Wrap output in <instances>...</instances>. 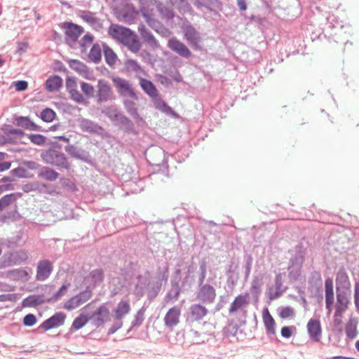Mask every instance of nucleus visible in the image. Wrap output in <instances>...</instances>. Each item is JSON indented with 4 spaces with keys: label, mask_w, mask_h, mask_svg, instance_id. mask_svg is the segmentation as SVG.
Returning <instances> with one entry per match:
<instances>
[{
    "label": "nucleus",
    "mask_w": 359,
    "mask_h": 359,
    "mask_svg": "<svg viewBox=\"0 0 359 359\" xmlns=\"http://www.w3.org/2000/svg\"><path fill=\"white\" fill-rule=\"evenodd\" d=\"M139 12L146 22L156 32H158L161 28L160 22L154 18L156 11H158L162 18L172 19L174 17L172 9L163 5L158 0H138Z\"/></svg>",
    "instance_id": "1"
},
{
    "label": "nucleus",
    "mask_w": 359,
    "mask_h": 359,
    "mask_svg": "<svg viewBox=\"0 0 359 359\" xmlns=\"http://www.w3.org/2000/svg\"><path fill=\"white\" fill-rule=\"evenodd\" d=\"M28 259L27 252L25 250H15L6 252L0 260V268L4 269L18 265Z\"/></svg>",
    "instance_id": "2"
},
{
    "label": "nucleus",
    "mask_w": 359,
    "mask_h": 359,
    "mask_svg": "<svg viewBox=\"0 0 359 359\" xmlns=\"http://www.w3.org/2000/svg\"><path fill=\"white\" fill-rule=\"evenodd\" d=\"M41 157L46 163L66 169L69 168V164L65 154L56 150L46 151L41 154Z\"/></svg>",
    "instance_id": "3"
},
{
    "label": "nucleus",
    "mask_w": 359,
    "mask_h": 359,
    "mask_svg": "<svg viewBox=\"0 0 359 359\" xmlns=\"http://www.w3.org/2000/svg\"><path fill=\"white\" fill-rule=\"evenodd\" d=\"M351 295L350 290H340L337 288V302L335 304L334 316L341 317L344 313L347 310L349 304Z\"/></svg>",
    "instance_id": "4"
},
{
    "label": "nucleus",
    "mask_w": 359,
    "mask_h": 359,
    "mask_svg": "<svg viewBox=\"0 0 359 359\" xmlns=\"http://www.w3.org/2000/svg\"><path fill=\"white\" fill-rule=\"evenodd\" d=\"M91 291L90 290H85L65 301L63 304V308L67 311L75 310L88 302L91 298Z\"/></svg>",
    "instance_id": "5"
},
{
    "label": "nucleus",
    "mask_w": 359,
    "mask_h": 359,
    "mask_svg": "<svg viewBox=\"0 0 359 359\" xmlns=\"http://www.w3.org/2000/svg\"><path fill=\"white\" fill-rule=\"evenodd\" d=\"M117 18L122 22L133 24L135 22L139 11L130 4H127L116 11Z\"/></svg>",
    "instance_id": "6"
},
{
    "label": "nucleus",
    "mask_w": 359,
    "mask_h": 359,
    "mask_svg": "<svg viewBox=\"0 0 359 359\" xmlns=\"http://www.w3.org/2000/svg\"><path fill=\"white\" fill-rule=\"evenodd\" d=\"M112 81L120 95L137 100V95L128 81L116 76L112 78Z\"/></svg>",
    "instance_id": "7"
},
{
    "label": "nucleus",
    "mask_w": 359,
    "mask_h": 359,
    "mask_svg": "<svg viewBox=\"0 0 359 359\" xmlns=\"http://www.w3.org/2000/svg\"><path fill=\"white\" fill-rule=\"evenodd\" d=\"M96 96L98 102H105L114 98L111 87L107 81L104 79L98 81Z\"/></svg>",
    "instance_id": "8"
},
{
    "label": "nucleus",
    "mask_w": 359,
    "mask_h": 359,
    "mask_svg": "<svg viewBox=\"0 0 359 359\" xmlns=\"http://www.w3.org/2000/svg\"><path fill=\"white\" fill-rule=\"evenodd\" d=\"M183 33L185 39L192 48L196 50L201 49V38L199 32H198L194 27L191 25L185 26L183 28Z\"/></svg>",
    "instance_id": "9"
},
{
    "label": "nucleus",
    "mask_w": 359,
    "mask_h": 359,
    "mask_svg": "<svg viewBox=\"0 0 359 359\" xmlns=\"http://www.w3.org/2000/svg\"><path fill=\"white\" fill-rule=\"evenodd\" d=\"M215 289L209 284L202 285L196 294L197 299L206 304H212L215 301Z\"/></svg>",
    "instance_id": "10"
},
{
    "label": "nucleus",
    "mask_w": 359,
    "mask_h": 359,
    "mask_svg": "<svg viewBox=\"0 0 359 359\" xmlns=\"http://www.w3.org/2000/svg\"><path fill=\"white\" fill-rule=\"evenodd\" d=\"M89 318L94 326L100 327L109 320V310L105 305H102Z\"/></svg>",
    "instance_id": "11"
},
{
    "label": "nucleus",
    "mask_w": 359,
    "mask_h": 359,
    "mask_svg": "<svg viewBox=\"0 0 359 359\" xmlns=\"http://www.w3.org/2000/svg\"><path fill=\"white\" fill-rule=\"evenodd\" d=\"M249 304V294H240L237 296L231 304L229 312L230 314H235L243 312Z\"/></svg>",
    "instance_id": "12"
},
{
    "label": "nucleus",
    "mask_w": 359,
    "mask_h": 359,
    "mask_svg": "<svg viewBox=\"0 0 359 359\" xmlns=\"http://www.w3.org/2000/svg\"><path fill=\"white\" fill-rule=\"evenodd\" d=\"M181 315V307L175 306L170 308L166 313L164 317L165 325L172 330L180 323V318Z\"/></svg>",
    "instance_id": "13"
},
{
    "label": "nucleus",
    "mask_w": 359,
    "mask_h": 359,
    "mask_svg": "<svg viewBox=\"0 0 359 359\" xmlns=\"http://www.w3.org/2000/svg\"><path fill=\"white\" fill-rule=\"evenodd\" d=\"M79 16L96 31H100L103 27L102 21L90 11H81L79 12Z\"/></svg>",
    "instance_id": "14"
},
{
    "label": "nucleus",
    "mask_w": 359,
    "mask_h": 359,
    "mask_svg": "<svg viewBox=\"0 0 359 359\" xmlns=\"http://www.w3.org/2000/svg\"><path fill=\"white\" fill-rule=\"evenodd\" d=\"M66 319V315L62 312H57L53 316L46 320L41 325V327L44 330H48L62 325Z\"/></svg>",
    "instance_id": "15"
},
{
    "label": "nucleus",
    "mask_w": 359,
    "mask_h": 359,
    "mask_svg": "<svg viewBox=\"0 0 359 359\" xmlns=\"http://www.w3.org/2000/svg\"><path fill=\"white\" fill-rule=\"evenodd\" d=\"M66 40L69 43H74L83 33V28L74 23L67 22L64 24Z\"/></svg>",
    "instance_id": "16"
},
{
    "label": "nucleus",
    "mask_w": 359,
    "mask_h": 359,
    "mask_svg": "<svg viewBox=\"0 0 359 359\" xmlns=\"http://www.w3.org/2000/svg\"><path fill=\"white\" fill-rule=\"evenodd\" d=\"M131 306L129 300L122 299L112 309V317L115 320H121L130 311Z\"/></svg>",
    "instance_id": "17"
},
{
    "label": "nucleus",
    "mask_w": 359,
    "mask_h": 359,
    "mask_svg": "<svg viewBox=\"0 0 359 359\" xmlns=\"http://www.w3.org/2000/svg\"><path fill=\"white\" fill-rule=\"evenodd\" d=\"M53 271V266L48 260H41L38 262L36 268V279L39 281L46 280Z\"/></svg>",
    "instance_id": "18"
},
{
    "label": "nucleus",
    "mask_w": 359,
    "mask_h": 359,
    "mask_svg": "<svg viewBox=\"0 0 359 359\" xmlns=\"http://www.w3.org/2000/svg\"><path fill=\"white\" fill-rule=\"evenodd\" d=\"M132 31L128 28L117 25H112L109 28V34L116 41L123 43L126 39L130 34Z\"/></svg>",
    "instance_id": "19"
},
{
    "label": "nucleus",
    "mask_w": 359,
    "mask_h": 359,
    "mask_svg": "<svg viewBox=\"0 0 359 359\" xmlns=\"http://www.w3.org/2000/svg\"><path fill=\"white\" fill-rule=\"evenodd\" d=\"M168 47L179 55L188 58L191 55L189 49L181 41L175 38H172L168 41Z\"/></svg>",
    "instance_id": "20"
},
{
    "label": "nucleus",
    "mask_w": 359,
    "mask_h": 359,
    "mask_svg": "<svg viewBox=\"0 0 359 359\" xmlns=\"http://www.w3.org/2000/svg\"><path fill=\"white\" fill-rule=\"evenodd\" d=\"M307 330L310 338L318 342L320 340L322 336V330L320 323L316 319H310L307 323Z\"/></svg>",
    "instance_id": "21"
},
{
    "label": "nucleus",
    "mask_w": 359,
    "mask_h": 359,
    "mask_svg": "<svg viewBox=\"0 0 359 359\" xmlns=\"http://www.w3.org/2000/svg\"><path fill=\"white\" fill-rule=\"evenodd\" d=\"M303 263V257L298 255L290 260V264L288 267L289 278L291 280H296L300 276L301 269Z\"/></svg>",
    "instance_id": "22"
},
{
    "label": "nucleus",
    "mask_w": 359,
    "mask_h": 359,
    "mask_svg": "<svg viewBox=\"0 0 359 359\" xmlns=\"http://www.w3.org/2000/svg\"><path fill=\"white\" fill-rule=\"evenodd\" d=\"M66 88L71 95V98L78 103H83L85 98L81 93L77 90V83L75 79L67 78L66 79Z\"/></svg>",
    "instance_id": "23"
},
{
    "label": "nucleus",
    "mask_w": 359,
    "mask_h": 359,
    "mask_svg": "<svg viewBox=\"0 0 359 359\" xmlns=\"http://www.w3.org/2000/svg\"><path fill=\"white\" fill-rule=\"evenodd\" d=\"M69 67L79 74L83 78L90 80L92 79V73L85 64L76 60H70L68 62Z\"/></svg>",
    "instance_id": "24"
},
{
    "label": "nucleus",
    "mask_w": 359,
    "mask_h": 359,
    "mask_svg": "<svg viewBox=\"0 0 359 359\" xmlns=\"http://www.w3.org/2000/svg\"><path fill=\"white\" fill-rule=\"evenodd\" d=\"M325 290L326 309L330 314L332 311L334 300L333 283L330 278L327 279L325 282Z\"/></svg>",
    "instance_id": "25"
},
{
    "label": "nucleus",
    "mask_w": 359,
    "mask_h": 359,
    "mask_svg": "<svg viewBox=\"0 0 359 359\" xmlns=\"http://www.w3.org/2000/svg\"><path fill=\"white\" fill-rule=\"evenodd\" d=\"M103 280V274L101 270H94L90 273L83 280V285L86 287V290H89L91 287H94L96 284L100 283Z\"/></svg>",
    "instance_id": "26"
},
{
    "label": "nucleus",
    "mask_w": 359,
    "mask_h": 359,
    "mask_svg": "<svg viewBox=\"0 0 359 359\" xmlns=\"http://www.w3.org/2000/svg\"><path fill=\"white\" fill-rule=\"evenodd\" d=\"M208 313V309L199 304H192L189 307L190 317L194 320L203 319Z\"/></svg>",
    "instance_id": "27"
},
{
    "label": "nucleus",
    "mask_w": 359,
    "mask_h": 359,
    "mask_svg": "<svg viewBox=\"0 0 359 359\" xmlns=\"http://www.w3.org/2000/svg\"><path fill=\"white\" fill-rule=\"evenodd\" d=\"M149 285V279L147 276H139L133 293L137 297H142Z\"/></svg>",
    "instance_id": "28"
},
{
    "label": "nucleus",
    "mask_w": 359,
    "mask_h": 359,
    "mask_svg": "<svg viewBox=\"0 0 359 359\" xmlns=\"http://www.w3.org/2000/svg\"><path fill=\"white\" fill-rule=\"evenodd\" d=\"M138 32H140L143 40L147 43L151 47L155 48L158 46V43L153 34L142 24L138 26Z\"/></svg>",
    "instance_id": "29"
},
{
    "label": "nucleus",
    "mask_w": 359,
    "mask_h": 359,
    "mask_svg": "<svg viewBox=\"0 0 359 359\" xmlns=\"http://www.w3.org/2000/svg\"><path fill=\"white\" fill-rule=\"evenodd\" d=\"M123 44L126 46L133 53L137 52L140 48V43L137 36L133 32L128 36Z\"/></svg>",
    "instance_id": "30"
},
{
    "label": "nucleus",
    "mask_w": 359,
    "mask_h": 359,
    "mask_svg": "<svg viewBox=\"0 0 359 359\" xmlns=\"http://www.w3.org/2000/svg\"><path fill=\"white\" fill-rule=\"evenodd\" d=\"M62 80L59 76H53L46 82V88L49 92L57 91L62 86Z\"/></svg>",
    "instance_id": "31"
},
{
    "label": "nucleus",
    "mask_w": 359,
    "mask_h": 359,
    "mask_svg": "<svg viewBox=\"0 0 359 359\" xmlns=\"http://www.w3.org/2000/svg\"><path fill=\"white\" fill-rule=\"evenodd\" d=\"M140 85L148 95L154 98L157 97V90L150 81L145 79H141L140 81Z\"/></svg>",
    "instance_id": "32"
},
{
    "label": "nucleus",
    "mask_w": 359,
    "mask_h": 359,
    "mask_svg": "<svg viewBox=\"0 0 359 359\" xmlns=\"http://www.w3.org/2000/svg\"><path fill=\"white\" fill-rule=\"evenodd\" d=\"M263 320L266 327L267 332L275 334H276V323L273 317L269 313L267 309H265L263 313Z\"/></svg>",
    "instance_id": "33"
},
{
    "label": "nucleus",
    "mask_w": 359,
    "mask_h": 359,
    "mask_svg": "<svg viewBox=\"0 0 359 359\" xmlns=\"http://www.w3.org/2000/svg\"><path fill=\"white\" fill-rule=\"evenodd\" d=\"M337 288L340 290H350V281L348 275L344 271H339L337 275Z\"/></svg>",
    "instance_id": "34"
},
{
    "label": "nucleus",
    "mask_w": 359,
    "mask_h": 359,
    "mask_svg": "<svg viewBox=\"0 0 359 359\" xmlns=\"http://www.w3.org/2000/svg\"><path fill=\"white\" fill-rule=\"evenodd\" d=\"M194 6L198 8H206L210 10L219 7V2L218 0H194Z\"/></svg>",
    "instance_id": "35"
},
{
    "label": "nucleus",
    "mask_w": 359,
    "mask_h": 359,
    "mask_svg": "<svg viewBox=\"0 0 359 359\" xmlns=\"http://www.w3.org/2000/svg\"><path fill=\"white\" fill-rule=\"evenodd\" d=\"M79 126L83 131L88 133H96L100 130V127L96 123L88 119L81 120Z\"/></svg>",
    "instance_id": "36"
},
{
    "label": "nucleus",
    "mask_w": 359,
    "mask_h": 359,
    "mask_svg": "<svg viewBox=\"0 0 359 359\" xmlns=\"http://www.w3.org/2000/svg\"><path fill=\"white\" fill-rule=\"evenodd\" d=\"M124 107L127 110L128 113L136 121H142V118H140L137 109L135 107V104L133 101L126 100L123 102Z\"/></svg>",
    "instance_id": "37"
},
{
    "label": "nucleus",
    "mask_w": 359,
    "mask_h": 359,
    "mask_svg": "<svg viewBox=\"0 0 359 359\" xmlns=\"http://www.w3.org/2000/svg\"><path fill=\"white\" fill-rule=\"evenodd\" d=\"M16 124L27 130H37L38 126L27 117L20 116L16 118Z\"/></svg>",
    "instance_id": "38"
},
{
    "label": "nucleus",
    "mask_w": 359,
    "mask_h": 359,
    "mask_svg": "<svg viewBox=\"0 0 359 359\" xmlns=\"http://www.w3.org/2000/svg\"><path fill=\"white\" fill-rule=\"evenodd\" d=\"M69 286V283L64 284L57 292H54L51 297L46 298L47 302H55L60 299L67 294V292Z\"/></svg>",
    "instance_id": "39"
},
{
    "label": "nucleus",
    "mask_w": 359,
    "mask_h": 359,
    "mask_svg": "<svg viewBox=\"0 0 359 359\" xmlns=\"http://www.w3.org/2000/svg\"><path fill=\"white\" fill-rule=\"evenodd\" d=\"M20 193L11 194L4 196L0 199V210L9 205L12 202L21 196Z\"/></svg>",
    "instance_id": "40"
},
{
    "label": "nucleus",
    "mask_w": 359,
    "mask_h": 359,
    "mask_svg": "<svg viewBox=\"0 0 359 359\" xmlns=\"http://www.w3.org/2000/svg\"><path fill=\"white\" fill-rule=\"evenodd\" d=\"M357 323L358 322L355 318H351L346 325V333L351 339L355 338L357 335Z\"/></svg>",
    "instance_id": "41"
},
{
    "label": "nucleus",
    "mask_w": 359,
    "mask_h": 359,
    "mask_svg": "<svg viewBox=\"0 0 359 359\" xmlns=\"http://www.w3.org/2000/svg\"><path fill=\"white\" fill-rule=\"evenodd\" d=\"M88 57L95 62H98L101 60L102 49L99 44H93L90 50Z\"/></svg>",
    "instance_id": "42"
},
{
    "label": "nucleus",
    "mask_w": 359,
    "mask_h": 359,
    "mask_svg": "<svg viewBox=\"0 0 359 359\" xmlns=\"http://www.w3.org/2000/svg\"><path fill=\"white\" fill-rule=\"evenodd\" d=\"M88 320H90L88 316L81 313L73 321L72 327L76 330H79L82 328L88 323Z\"/></svg>",
    "instance_id": "43"
},
{
    "label": "nucleus",
    "mask_w": 359,
    "mask_h": 359,
    "mask_svg": "<svg viewBox=\"0 0 359 359\" xmlns=\"http://www.w3.org/2000/svg\"><path fill=\"white\" fill-rule=\"evenodd\" d=\"M104 55L107 63L109 65H113L116 63V55L114 52L108 46H103Z\"/></svg>",
    "instance_id": "44"
},
{
    "label": "nucleus",
    "mask_w": 359,
    "mask_h": 359,
    "mask_svg": "<svg viewBox=\"0 0 359 359\" xmlns=\"http://www.w3.org/2000/svg\"><path fill=\"white\" fill-rule=\"evenodd\" d=\"M43 300L40 297L35 295H30L22 301V306L24 307L34 306L41 304Z\"/></svg>",
    "instance_id": "45"
},
{
    "label": "nucleus",
    "mask_w": 359,
    "mask_h": 359,
    "mask_svg": "<svg viewBox=\"0 0 359 359\" xmlns=\"http://www.w3.org/2000/svg\"><path fill=\"white\" fill-rule=\"evenodd\" d=\"M154 105L156 109L165 114H173L172 109L164 101L157 97H154Z\"/></svg>",
    "instance_id": "46"
},
{
    "label": "nucleus",
    "mask_w": 359,
    "mask_h": 359,
    "mask_svg": "<svg viewBox=\"0 0 359 359\" xmlns=\"http://www.w3.org/2000/svg\"><path fill=\"white\" fill-rule=\"evenodd\" d=\"M39 175L48 180L53 181L57 178L58 174L50 168H44Z\"/></svg>",
    "instance_id": "47"
},
{
    "label": "nucleus",
    "mask_w": 359,
    "mask_h": 359,
    "mask_svg": "<svg viewBox=\"0 0 359 359\" xmlns=\"http://www.w3.org/2000/svg\"><path fill=\"white\" fill-rule=\"evenodd\" d=\"M106 114L113 121H118L119 118L122 115L117 107L115 106H111L106 109Z\"/></svg>",
    "instance_id": "48"
},
{
    "label": "nucleus",
    "mask_w": 359,
    "mask_h": 359,
    "mask_svg": "<svg viewBox=\"0 0 359 359\" xmlns=\"http://www.w3.org/2000/svg\"><path fill=\"white\" fill-rule=\"evenodd\" d=\"M173 6L177 7L181 12H187L191 10L190 5L187 2L186 0H170Z\"/></svg>",
    "instance_id": "49"
},
{
    "label": "nucleus",
    "mask_w": 359,
    "mask_h": 359,
    "mask_svg": "<svg viewBox=\"0 0 359 359\" xmlns=\"http://www.w3.org/2000/svg\"><path fill=\"white\" fill-rule=\"evenodd\" d=\"M262 280L257 276L255 277L251 283L250 292L258 294L260 292V288L262 285Z\"/></svg>",
    "instance_id": "50"
},
{
    "label": "nucleus",
    "mask_w": 359,
    "mask_h": 359,
    "mask_svg": "<svg viewBox=\"0 0 359 359\" xmlns=\"http://www.w3.org/2000/svg\"><path fill=\"white\" fill-rule=\"evenodd\" d=\"M81 88L83 93L88 97H93L95 95V88L94 87L88 83L82 82L81 83Z\"/></svg>",
    "instance_id": "51"
},
{
    "label": "nucleus",
    "mask_w": 359,
    "mask_h": 359,
    "mask_svg": "<svg viewBox=\"0 0 359 359\" xmlns=\"http://www.w3.org/2000/svg\"><path fill=\"white\" fill-rule=\"evenodd\" d=\"M55 111L50 109H46L41 113V119L46 122L52 121L55 118Z\"/></svg>",
    "instance_id": "52"
},
{
    "label": "nucleus",
    "mask_w": 359,
    "mask_h": 359,
    "mask_svg": "<svg viewBox=\"0 0 359 359\" xmlns=\"http://www.w3.org/2000/svg\"><path fill=\"white\" fill-rule=\"evenodd\" d=\"M29 139L32 142L37 145H42L46 142L45 137L39 134H31L29 135Z\"/></svg>",
    "instance_id": "53"
},
{
    "label": "nucleus",
    "mask_w": 359,
    "mask_h": 359,
    "mask_svg": "<svg viewBox=\"0 0 359 359\" xmlns=\"http://www.w3.org/2000/svg\"><path fill=\"white\" fill-rule=\"evenodd\" d=\"M294 312L292 307L287 306L281 309L280 316L282 318H287L294 316Z\"/></svg>",
    "instance_id": "54"
},
{
    "label": "nucleus",
    "mask_w": 359,
    "mask_h": 359,
    "mask_svg": "<svg viewBox=\"0 0 359 359\" xmlns=\"http://www.w3.org/2000/svg\"><path fill=\"white\" fill-rule=\"evenodd\" d=\"M284 290H278L276 287H271L269 289L268 295L269 298L272 300L279 297Z\"/></svg>",
    "instance_id": "55"
},
{
    "label": "nucleus",
    "mask_w": 359,
    "mask_h": 359,
    "mask_svg": "<svg viewBox=\"0 0 359 359\" xmlns=\"http://www.w3.org/2000/svg\"><path fill=\"white\" fill-rule=\"evenodd\" d=\"M93 37L92 35L89 34H86L82 39H81V46L83 48V49H86V47L89 46L90 45H91V43H93Z\"/></svg>",
    "instance_id": "56"
},
{
    "label": "nucleus",
    "mask_w": 359,
    "mask_h": 359,
    "mask_svg": "<svg viewBox=\"0 0 359 359\" xmlns=\"http://www.w3.org/2000/svg\"><path fill=\"white\" fill-rule=\"evenodd\" d=\"M39 188V184L38 182H33L25 184L22 187V190L25 193H29L31 191H36Z\"/></svg>",
    "instance_id": "57"
},
{
    "label": "nucleus",
    "mask_w": 359,
    "mask_h": 359,
    "mask_svg": "<svg viewBox=\"0 0 359 359\" xmlns=\"http://www.w3.org/2000/svg\"><path fill=\"white\" fill-rule=\"evenodd\" d=\"M36 322V316L33 314H27L23 318V323L26 326H32Z\"/></svg>",
    "instance_id": "58"
},
{
    "label": "nucleus",
    "mask_w": 359,
    "mask_h": 359,
    "mask_svg": "<svg viewBox=\"0 0 359 359\" xmlns=\"http://www.w3.org/2000/svg\"><path fill=\"white\" fill-rule=\"evenodd\" d=\"M354 303L357 311L359 312V281L354 285Z\"/></svg>",
    "instance_id": "59"
},
{
    "label": "nucleus",
    "mask_w": 359,
    "mask_h": 359,
    "mask_svg": "<svg viewBox=\"0 0 359 359\" xmlns=\"http://www.w3.org/2000/svg\"><path fill=\"white\" fill-rule=\"evenodd\" d=\"M117 122L121 124L122 126H124L126 129H130L133 127L131 121L123 114Z\"/></svg>",
    "instance_id": "60"
},
{
    "label": "nucleus",
    "mask_w": 359,
    "mask_h": 359,
    "mask_svg": "<svg viewBox=\"0 0 359 359\" xmlns=\"http://www.w3.org/2000/svg\"><path fill=\"white\" fill-rule=\"evenodd\" d=\"M17 91L25 90L28 87V83L25 81H18L13 83Z\"/></svg>",
    "instance_id": "61"
},
{
    "label": "nucleus",
    "mask_w": 359,
    "mask_h": 359,
    "mask_svg": "<svg viewBox=\"0 0 359 359\" xmlns=\"http://www.w3.org/2000/svg\"><path fill=\"white\" fill-rule=\"evenodd\" d=\"M123 326L122 320H116V322L109 329V334H114Z\"/></svg>",
    "instance_id": "62"
},
{
    "label": "nucleus",
    "mask_w": 359,
    "mask_h": 359,
    "mask_svg": "<svg viewBox=\"0 0 359 359\" xmlns=\"http://www.w3.org/2000/svg\"><path fill=\"white\" fill-rule=\"evenodd\" d=\"M126 65L128 69L135 72H137L140 69V67L137 62L133 60H128L126 62Z\"/></svg>",
    "instance_id": "63"
},
{
    "label": "nucleus",
    "mask_w": 359,
    "mask_h": 359,
    "mask_svg": "<svg viewBox=\"0 0 359 359\" xmlns=\"http://www.w3.org/2000/svg\"><path fill=\"white\" fill-rule=\"evenodd\" d=\"M283 274L278 273L276 276L275 278V287L278 290H283Z\"/></svg>",
    "instance_id": "64"
}]
</instances>
